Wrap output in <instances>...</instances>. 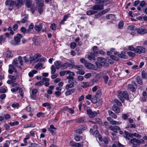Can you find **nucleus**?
Returning <instances> with one entry per match:
<instances>
[{"label":"nucleus","mask_w":147,"mask_h":147,"mask_svg":"<svg viewBox=\"0 0 147 147\" xmlns=\"http://www.w3.org/2000/svg\"><path fill=\"white\" fill-rule=\"evenodd\" d=\"M118 93V97L122 102H123L124 101V99L126 100H128V94L127 91H123L122 92L119 91Z\"/></svg>","instance_id":"nucleus-1"},{"label":"nucleus","mask_w":147,"mask_h":147,"mask_svg":"<svg viewBox=\"0 0 147 147\" xmlns=\"http://www.w3.org/2000/svg\"><path fill=\"white\" fill-rule=\"evenodd\" d=\"M135 52L139 54L144 53L146 52V50L142 46H137V48L135 49Z\"/></svg>","instance_id":"nucleus-2"},{"label":"nucleus","mask_w":147,"mask_h":147,"mask_svg":"<svg viewBox=\"0 0 147 147\" xmlns=\"http://www.w3.org/2000/svg\"><path fill=\"white\" fill-rule=\"evenodd\" d=\"M23 36L22 35L18 34L16 36L14 37V39L15 42L13 44L14 45H17L19 44V42L20 41V39L22 38Z\"/></svg>","instance_id":"nucleus-3"},{"label":"nucleus","mask_w":147,"mask_h":147,"mask_svg":"<svg viewBox=\"0 0 147 147\" xmlns=\"http://www.w3.org/2000/svg\"><path fill=\"white\" fill-rule=\"evenodd\" d=\"M137 87V84L134 82H132L131 84L128 85V88L132 92H135Z\"/></svg>","instance_id":"nucleus-4"},{"label":"nucleus","mask_w":147,"mask_h":147,"mask_svg":"<svg viewBox=\"0 0 147 147\" xmlns=\"http://www.w3.org/2000/svg\"><path fill=\"white\" fill-rule=\"evenodd\" d=\"M86 111L89 117L90 118H94L97 115V113L96 111H93L91 109H87Z\"/></svg>","instance_id":"nucleus-5"},{"label":"nucleus","mask_w":147,"mask_h":147,"mask_svg":"<svg viewBox=\"0 0 147 147\" xmlns=\"http://www.w3.org/2000/svg\"><path fill=\"white\" fill-rule=\"evenodd\" d=\"M135 31L138 34H143L147 33V30L145 28H136Z\"/></svg>","instance_id":"nucleus-6"},{"label":"nucleus","mask_w":147,"mask_h":147,"mask_svg":"<svg viewBox=\"0 0 147 147\" xmlns=\"http://www.w3.org/2000/svg\"><path fill=\"white\" fill-rule=\"evenodd\" d=\"M25 0H16L14 4L18 8L20 7L24 4Z\"/></svg>","instance_id":"nucleus-7"},{"label":"nucleus","mask_w":147,"mask_h":147,"mask_svg":"<svg viewBox=\"0 0 147 147\" xmlns=\"http://www.w3.org/2000/svg\"><path fill=\"white\" fill-rule=\"evenodd\" d=\"M13 71L17 73V70L16 69L14 66L12 65H10L9 66V73L10 74H12Z\"/></svg>","instance_id":"nucleus-8"},{"label":"nucleus","mask_w":147,"mask_h":147,"mask_svg":"<svg viewBox=\"0 0 147 147\" xmlns=\"http://www.w3.org/2000/svg\"><path fill=\"white\" fill-rule=\"evenodd\" d=\"M67 74H68L69 76L67 77V78L69 80L74 79L73 76H75L74 73L71 72L69 70H67Z\"/></svg>","instance_id":"nucleus-9"},{"label":"nucleus","mask_w":147,"mask_h":147,"mask_svg":"<svg viewBox=\"0 0 147 147\" xmlns=\"http://www.w3.org/2000/svg\"><path fill=\"white\" fill-rule=\"evenodd\" d=\"M38 92V90L36 88L33 89L31 92V94L30 95L31 98L33 99H34L36 97V94Z\"/></svg>","instance_id":"nucleus-10"},{"label":"nucleus","mask_w":147,"mask_h":147,"mask_svg":"<svg viewBox=\"0 0 147 147\" xmlns=\"http://www.w3.org/2000/svg\"><path fill=\"white\" fill-rule=\"evenodd\" d=\"M72 65V64H70L69 63L66 62L63 63H62L61 66V68L62 69H65L71 65Z\"/></svg>","instance_id":"nucleus-11"},{"label":"nucleus","mask_w":147,"mask_h":147,"mask_svg":"<svg viewBox=\"0 0 147 147\" xmlns=\"http://www.w3.org/2000/svg\"><path fill=\"white\" fill-rule=\"evenodd\" d=\"M42 28V24L40 23L39 25L36 24L34 27L35 30L37 32H39Z\"/></svg>","instance_id":"nucleus-12"},{"label":"nucleus","mask_w":147,"mask_h":147,"mask_svg":"<svg viewBox=\"0 0 147 147\" xmlns=\"http://www.w3.org/2000/svg\"><path fill=\"white\" fill-rule=\"evenodd\" d=\"M104 7L102 5H95L92 7V9L93 10H102Z\"/></svg>","instance_id":"nucleus-13"},{"label":"nucleus","mask_w":147,"mask_h":147,"mask_svg":"<svg viewBox=\"0 0 147 147\" xmlns=\"http://www.w3.org/2000/svg\"><path fill=\"white\" fill-rule=\"evenodd\" d=\"M62 63L61 62L58 61H56L54 63V65L56 66V68L58 69L61 68Z\"/></svg>","instance_id":"nucleus-14"},{"label":"nucleus","mask_w":147,"mask_h":147,"mask_svg":"<svg viewBox=\"0 0 147 147\" xmlns=\"http://www.w3.org/2000/svg\"><path fill=\"white\" fill-rule=\"evenodd\" d=\"M112 110L116 113H119L120 112V109L116 105H114L112 107Z\"/></svg>","instance_id":"nucleus-15"},{"label":"nucleus","mask_w":147,"mask_h":147,"mask_svg":"<svg viewBox=\"0 0 147 147\" xmlns=\"http://www.w3.org/2000/svg\"><path fill=\"white\" fill-rule=\"evenodd\" d=\"M15 2L11 0H6L5 4L6 5H8L9 6H12L14 4Z\"/></svg>","instance_id":"nucleus-16"},{"label":"nucleus","mask_w":147,"mask_h":147,"mask_svg":"<svg viewBox=\"0 0 147 147\" xmlns=\"http://www.w3.org/2000/svg\"><path fill=\"white\" fill-rule=\"evenodd\" d=\"M75 89L74 88L69 89L65 92V94L66 96L69 95L72 93L74 92L75 91Z\"/></svg>","instance_id":"nucleus-17"},{"label":"nucleus","mask_w":147,"mask_h":147,"mask_svg":"<svg viewBox=\"0 0 147 147\" xmlns=\"http://www.w3.org/2000/svg\"><path fill=\"white\" fill-rule=\"evenodd\" d=\"M135 138L131 139L130 140L129 142V144H131L134 145L132 147H136L137 146V144L136 143L135 141Z\"/></svg>","instance_id":"nucleus-18"},{"label":"nucleus","mask_w":147,"mask_h":147,"mask_svg":"<svg viewBox=\"0 0 147 147\" xmlns=\"http://www.w3.org/2000/svg\"><path fill=\"white\" fill-rule=\"evenodd\" d=\"M41 55L40 54H36L34 55L33 58H32L31 56L30 57V61H33L37 59L39 57H41Z\"/></svg>","instance_id":"nucleus-19"},{"label":"nucleus","mask_w":147,"mask_h":147,"mask_svg":"<svg viewBox=\"0 0 147 147\" xmlns=\"http://www.w3.org/2000/svg\"><path fill=\"white\" fill-rule=\"evenodd\" d=\"M95 55L92 53L88 54V59L90 61L94 60L95 59Z\"/></svg>","instance_id":"nucleus-20"},{"label":"nucleus","mask_w":147,"mask_h":147,"mask_svg":"<svg viewBox=\"0 0 147 147\" xmlns=\"http://www.w3.org/2000/svg\"><path fill=\"white\" fill-rule=\"evenodd\" d=\"M106 18L111 20H115L116 19L115 15L114 14H109L106 16Z\"/></svg>","instance_id":"nucleus-21"},{"label":"nucleus","mask_w":147,"mask_h":147,"mask_svg":"<svg viewBox=\"0 0 147 147\" xmlns=\"http://www.w3.org/2000/svg\"><path fill=\"white\" fill-rule=\"evenodd\" d=\"M19 76L18 75L15 76L10 75L9 76V79H11L13 82H15L16 79L18 78Z\"/></svg>","instance_id":"nucleus-22"},{"label":"nucleus","mask_w":147,"mask_h":147,"mask_svg":"<svg viewBox=\"0 0 147 147\" xmlns=\"http://www.w3.org/2000/svg\"><path fill=\"white\" fill-rule=\"evenodd\" d=\"M97 60L99 62L105 64L106 61L105 59L102 57H98L97 58Z\"/></svg>","instance_id":"nucleus-23"},{"label":"nucleus","mask_w":147,"mask_h":147,"mask_svg":"<svg viewBox=\"0 0 147 147\" xmlns=\"http://www.w3.org/2000/svg\"><path fill=\"white\" fill-rule=\"evenodd\" d=\"M108 112L109 115L115 119L117 118V116L116 115L111 111H108Z\"/></svg>","instance_id":"nucleus-24"},{"label":"nucleus","mask_w":147,"mask_h":147,"mask_svg":"<svg viewBox=\"0 0 147 147\" xmlns=\"http://www.w3.org/2000/svg\"><path fill=\"white\" fill-rule=\"evenodd\" d=\"M98 98L94 95H93L92 96V98L91 99V102L93 104H96L97 103V98Z\"/></svg>","instance_id":"nucleus-25"},{"label":"nucleus","mask_w":147,"mask_h":147,"mask_svg":"<svg viewBox=\"0 0 147 147\" xmlns=\"http://www.w3.org/2000/svg\"><path fill=\"white\" fill-rule=\"evenodd\" d=\"M42 106L45 107H47V109H50L52 108L51 105L48 102L44 103L42 105Z\"/></svg>","instance_id":"nucleus-26"},{"label":"nucleus","mask_w":147,"mask_h":147,"mask_svg":"<svg viewBox=\"0 0 147 147\" xmlns=\"http://www.w3.org/2000/svg\"><path fill=\"white\" fill-rule=\"evenodd\" d=\"M85 118H81L79 119H76V122L77 123H82L85 122Z\"/></svg>","instance_id":"nucleus-27"},{"label":"nucleus","mask_w":147,"mask_h":147,"mask_svg":"<svg viewBox=\"0 0 147 147\" xmlns=\"http://www.w3.org/2000/svg\"><path fill=\"white\" fill-rule=\"evenodd\" d=\"M92 50L93 52V54L96 55L98 53V50L96 46H94L92 47Z\"/></svg>","instance_id":"nucleus-28"},{"label":"nucleus","mask_w":147,"mask_h":147,"mask_svg":"<svg viewBox=\"0 0 147 147\" xmlns=\"http://www.w3.org/2000/svg\"><path fill=\"white\" fill-rule=\"evenodd\" d=\"M64 110L71 114H72L74 113V111L71 108H69L67 107H65Z\"/></svg>","instance_id":"nucleus-29"},{"label":"nucleus","mask_w":147,"mask_h":147,"mask_svg":"<svg viewBox=\"0 0 147 147\" xmlns=\"http://www.w3.org/2000/svg\"><path fill=\"white\" fill-rule=\"evenodd\" d=\"M5 55L6 57H11L13 56V54L10 51L6 52L5 53Z\"/></svg>","instance_id":"nucleus-30"},{"label":"nucleus","mask_w":147,"mask_h":147,"mask_svg":"<svg viewBox=\"0 0 147 147\" xmlns=\"http://www.w3.org/2000/svg\"><path fill=\"white\" fill-rule=\"evenodd\" d=\"M34 27V25L32 23H31L28 26V29L27 30V32L28 33L30 32V31L32 30Z\"/></svg>","instance_id":"nucleus-31"},{"label":"nucleus","mask_w":147,"mask_h":147,"mask_svg":"<svg viewBox=\"0 0 147 147\" xmlns=\"http://www.w3.org/2000/svg\"><path fill=\"white\" fill-rule=\"evenodd\" d=\"M97 126L96 125H94L93 126L92 128H91L90 130V133H92L93 131H94L97 130Z\"/></svg>","instance_id":"nucleus-32"},{"label":"nucleus","mask_w":147,"mask_h":147,"mask_svg":"<svg viewBox=\"0 0 147 147\" xmlns=\"http://www.w3.org/2000/svg\"><path fill=\"white\" fill-rule=\"evenodd\" d=\"M55 68L56 67H55L54 65H51V74H53L56 71V69Z\"/></svg>","instance_id":"nucleus-33"},{"label":"nucleus","mask_w":147,"mask_h":147,"mask_svg":"<svg viewBox=\"0 0 147 147\" xmlns=\"http://www.w3.org/2000/svg\"><path fill=\"white\" fill-rule=\"evenodd\" d=\"M83 85L82 87L83 88H86L89 87L90 86L89 83L88 82H82Z\"/></svg>","instance_id":"nucleus-34"},{"label":"nucleus","mask_w":147,"mask_h":147,"mask_svg":"<svg viewBox=\"0 0 147 147\" xmlns=\"http://www.w3.org/2000/svg\"><path fill=\"white\" fill-rule=\"evenodd\" d=\"M13 63L14 65H15L16 66L18 67L19 68H21V67L18 66V61L17 59L16 58L14 59Z\"/></svg>","instance_id":"nucleus-35"},{"label":"nucleus","mask_w":147,"mask_h":147,"mask_svg":"<svg viewBox=\"0 0 147 147\" xmlns=\"http://www.w3.org/2000/svg\"><path fill=\"white\" fill-rule=\"evenodd\" d=\"M120 127L117 126L115 125L114 126L113 130V131L117 133L118 132V131L120 130Z\"/></svg>","instance_id":"nucleus-36"},{"label":"nucleus","mask_w":147,"mask_h":147,"mask_svg":"<svg viewBox=\"0 0 147 147\" xmlns=\"http://www.w3.org/2000/svg\"><path fill=\"white\" fill-rule=\"evenodd\" d=\"M42 64L41 63H39L35 65L34 67L36 69L41 68L42 67Z\"/></svg>","instance_id":"nucleus-37"},{"label":"nucleus","mask_w":147,"mask_h":147,"mask_svg":"<svg viewBox=\"0 0 147 147\" xmlns=\"http://www.w3.org/2000/svg\"><path fill=\"white\" fill-rule=\"evenodd\" d=\"M68 18V15H65L64 17L63 20H61L60 24H64V22Z\"/></svg>","instance_id":"nucleus-38"},{"label":"nucleus","mask_w":147,"mask_h":147,"mask_svg":"<svg viewBox=\"0 0 147 147\" xmlns=\"http://www.w3.org/2000/svg\"><path fill=\"white\" fill-rule=\"evenodd\" d=\"M136 81L140 85L142 84V82L141 78L139 77H137L136 78Z\"/></svg>","instance_id":"nucleus-39"},{"label":"nucleus","mask_w":147,"mask_h":147,"mask_svg":"<svg viewBox=\"0 0 147 147\" xmlns=\"http://www.w3.org/2000/svg\"><path fill=\"white\" fill-rule=\"evenodd\" d=\"M67 70L61 71L59 72V75L61 76H63L65 75H67Z\"/></svg>","instance_id":"nucleus-40"},{"label":"nucleus","mask_w":147,"mask_h":147,"mask_svg":"<svg viewBox=\"0 0 147 147\" xmlns=\"http://www.w3.org/2000/svg\"><path fill=\"white\" fill-rule=\"evenodd\" d=\"M76 44L74 42L71 43L70 44V47L72 49H74L76 47Z\"/></svg>","instance_id":"nucleus-41"},{"label":"nucleus","mask_w":147,"mask_h":147,"mask_svg":"<svg viewBox=\"0 0 147 147\" xmlns=\"http://www.w3.org/2000/svg\"><path fill=\"white\" fill-rule=\"evenodd\" d=\"M35 126V124L33 123H31L28 124L26 126L24 127L25 128L30 127H34Z\"/></svg>","instance_id":"nucleus-42"},{"label":"nucleus","mask_w":147,"mask_h":147,"mask_svg":"<svg viewBox=\"0 0 147 147\" xmlns=\"http://www.w3.org/2000/svg\"><path fill=\"white\" fill-rule=\"evenodd\" d=\"M123 21H120L118 25L119 28L120 29H122L123 27Z\"/></svg>","instance_id":"nucleus-43"},{"label":"nucleus","mask_w":147,"mask_h":147,"mask_svg":"<svg viewBox=\"0 0 147 147\" xmlns=\"http://www.w3.org/2000/svg\"><path fill=\"white\" fill-rule=\"evenodd\" d=\"M28 19V16H25L22 19L21 22L23 23H25L27 21Z\"/></svg>","instance_id":"nucleus-44"},{"label":"nucleus","mask_w":147,"mask_h":147,"mask_svg":"<svg viewBox=\"0 0 147 147\" xmlns=\"http://www.w3.org/2000/svg\"><path fill=\"white\" fill-rule=\"evenodd\" d=\"M45 115V114L42 112H39L37 113L36 116L38 117H44Z\"/></svg>","instance_id":"nucleus-45"},{"label":"nucleus","mask_w":147,"mask_h":147,"mask_svg":"<svg viewBox=\"0 0 147 147\" xmlns=\"http://www.w3.org/2000/svg\"><path fill=\"white\" fill-rule=\"evenodd\" d=\"M44 84V83L42 81L38 82L36 83L35 84V86H40L43 85Z\"/></svg>","instance_id":"nucleus-46"},{"label":"nucleus","mask_w":147,"mask_h":147,"mask_svg":"<svg viewBox=\"0 0 147 147\" xmlns=\"http://www.w3.org/2000/svg\"><path fill=\"white\" fill-rule=\"evenodd\" d=\"M135 26L134 25H129L128 26L127 29H128L131 30H135Z\"/></svg>","instance_id":"nucleus-47"},{"label":"nucleus","mask_w":147,"mask_h":147,"mask_svg":"<svg viewBox=\"0 0 147 147\" xmlns=\"http://www.w3.org/2000/svg\"><path fill=\"white\" fill-rule=\"evenodd\" d=\"M31 5V0H26V6L29 8L30 7Z\"/></svg>","instance_id":"nucleus-48"},{"label":"nucleus","mask_w":147,"mask_h":147,"mask_svg":"<svg viewBox=\"0 0 147 147\" xmlns=\"http://www.w3.org/2000/svg\"><path fill=\"white\" fill-rule=\"evenodd\" d=\"M72 81L71 83L72 84V85L74 86V84H76L77 83V82L75 80H74V79L69 80H68V82L70 83V82Z\"/></svg>","instance_id":"nucleus-49"},{"label":"nucleus","mask_w":147,"mask_h":147,"mask_svg":"<svg viewBox=\"0 0 147 147\" xmlns=\"http://www.w3.org/2000/svg\"><path fill=\"white\" fill-rule=\"evenodd\" d=\"M118 56L119 57H121L122 58L126 59L127 58V56L124 55L122 53L121 54H118Z\"/></svg>","instance_id":"nucleus-50"},{"label":"nucleus","mask_w":147,"mask_h":147,"mask_svg":"<svg viewBox=\"0 0 147 147\" xmlns=\"http://www.w3.org/2000/svg\"><path fill=\"white\" fill-rule=\"evenodd\" d=\"M95 63L96 64V65H97V67L100 68L102 67L103 65L104 64H103L102 63H101L99 62H98H98L96 61L95 62Z\"/></svg>","instance_id":"nucleus-51"},{"label":"nucleus","mask_w":147,"mask_h":147,"mask_svg":"<svg viewBox=\"0 0 147 147\" xmlns=\"http://www.w3.org/2000/svg\"><path fill=\"white\" fill-rule=\"evenodd\" d=\"M142 78H147V74H146L144 71H143L142 73Z\"/></svg>","instance_id":"nucleus-52"},{"label":"nucleus","mask_w":147,"mask_h":147,"mask_svg":"<svg viewBox=\"0 0 147 147\" xmlns=\"http://www.w3.org/2000/svg\"><path fill=\"white\" fill-rule=\"evenodd\" d=\"M74 87V85L70 83V84H67L65 88L66 89H68L69 88H71Z\"/></svg>","instance_id":"nucleus-53"},{"label":"nucleus","mask_w":147,"mask_h":147,"mask_svg":"<svg viewBox=\"0 0 147 147\" xmlns=\"http://www.w3.org/2000/svg\"><path fill=\"white\" fill-rule=\"evenodd\" d=\"M91 134H92L93 135H94L96 137H98L99 136V132L97 130L93 131L92 133H91Z\"/></svg>","instance_id":"nucleus-54"},{"label":"nucleus","mask_w":147,"mask_h":147,"mask_svg":"<svg viewBox=\"0 0 147 147\" xmlns=\"http://www.w3.org/2000/svg\"><path fill=\"white\" fill-rule=\"evenodd\" d=\"M96 13L97 12L95 11H87V15H90L94 13Z\"/></svg>","instance_id":"nucleus-55"},{"label":"nucleus","mask_w":147,"mask_h":147,"mask_svg":"<svg viewBox=\"0 0 147 147\" xmlns=\"http://www.w3.org/2000/svg\"><path fill=\"white\" fill-rule=\"evenodd\" d=\"M114 101L118 106H121L122 104L121 103L118 99H115Z\"/></svg>","instance_id":"nucleus-56"},{"label":"nucleus","mask_w":147,"mask_h":147,"mask_svg":"<svg viewBox=\"0 0 147 147\" xmlns=\"http://www.w3.org/2000/svg\"><path fill=\"white\" fill-rule=\"evenodd\" d=\"M101 95V93L100 91H98L96 93V95H95L98 98H99Z\"/></svg>","instance_id":"nucleus-57"},{"label":"nucleus","mask_w":147,"mask_h":147,"mask_svg":"<svg viewBox=\"0 0 147 147\" xmlns=\"http://www.w3.org/2000/svg\"><path fill=\"white\" fill-rule=\"evenodd\" d=\"M129 115L123 113L122 114V117L124 120L126 119L129 116Z\"/></svg>","instance_id":"nucleus-58"},{"label":"nucleus","mask_w":147,"mask_h":147,"mask_svg":"<svg viewBox=\"0 0 147 147\" xmlns=\"http://www.w3.org/2000/svg\"><path fill=\"white\" fill-rule=\"evenodd\" d=\"M74 67L76 69H77L79 70H80V69H82V68L83 67V66L81 65H76Z\"/></svg>","instance_id":"nucleus-59"},{"label":"nucleus","mask_w":147,"mask_h":147,"mask_svg":"<svg viewBox=\"0 0 147 147\" xmlns=\"http://www.w3.org/2000/svg\"><path fill=\"white\" fill-rule=\"evenodd\" d=\"M18 124L19 123L18 121H16L13 122H10L9 123V124L11 126H13L16 125H18Z\"/></svg>","instance_id":"nucleus-60"},{"label":"nucleus","mask_w":147,"mask_h":147,"mask_svg":"<svg viewBox=\"0 0 147 147\" xmlns=\"http://www.w3.org/2000/svg\"><path fill=\"white\" fill-rule=\"evenodd\" d=\"M18 62H19L21 65H23V61L22 59V57L21 56H19L18 57Z\"/></svg>","instance_id":"nucleus-61"},{"label":"nucleus","mask_w":147,"mask_h":147,"mask_svg":"<svg viewBox=\"0 0 147 147\" xmlns=\"http://www.w3.org/2000/svg\"><path fill=\"white\" fill-rule=\"evenodd\" d=\"M83 145V142H81L80 143H76L75 145V146L77 147H80L82 146Z\"/></svg>","instance_id":"nucleus-62"},{"label":"nucleus","mask_w":147,"mask_h":147,"mask_svg":"<svg viewBox=\"0 0 147 147\" xmlns=\"http://www.w3.org/2000/svg\"><path fill=\"white\" fill-rule=\"evenodd\" d=\"M127 53L128 55L132 57H134L135 55V54L134 53L131 52H128Z\"/></svg>","instance_id":"nucleus-63"},{"label":"nucleus","mask_w":147,"mask_h":147,"mask_svg":"<svg viewBox=\"0 0 147 147\" xmlns=\"http://www.w3.org/2000/svg\"><path fill=\"white\" fill-rule=\"evenodd\" d=\"M56 27L55 24H51L50 26V28L52 30H54L55 29Z\"/></svg>","instance_id":"nucleus-64"}]
</instances>
